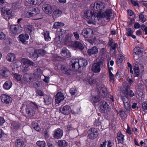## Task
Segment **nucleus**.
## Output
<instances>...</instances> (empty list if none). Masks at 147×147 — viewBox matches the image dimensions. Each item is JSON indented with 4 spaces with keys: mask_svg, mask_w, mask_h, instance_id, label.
Here are the masks:
<instances>
[{
    "mask_svg": "<svg viewBox=\"0 0 147 147\" xmlns=\"http://www.w3.org/2000/svg\"><path fill=\"white\" fill-rule=\"evenodd\" d=\"M123 85L125 90H124L122 92L124 95H121V98L123 102L125 109L126 110L129 111L131 109V105L128 97L130 86L126 82L124 83Z\"/></svg>",
    "mask_w": 147,
    "mask_h": 147,
    "instance_id": "1",
    "label": "nucleus"
},
{
    "mask_svg": "<svg viewBox=\"0 0 147 147\" xmlns=\"http://www.w3.org/2000/svg\"><path fill=\"white\" fill-rule=\"evenodd\" d=\"M98 88V92L99 94L101 95L103 98L108 97L113 102L114 100L113 97L108 94L107 88L104 85H100L99 87H97Z\"/></svg>",
    "mask_w": 147,
    "mask_h": 147,
    "instance_id": "2",
    "label": "nucleus"
},
{
    "mask_svg": "<svg viewBox=\"0 0 147 147\" xmlns=\"http://www.w3.org/2000/svg\"><path fill=\"white\" fill-rule=\"evenodd\" d=\"M90 7H92L95 11H98V13L102 11L103 9L105 7V4L104 3L102 2H96L91 4Z\"/></svg>",
    "mask_w": 147,
    "mask_h": 147,
    "instance_id": "3",
    "label": "nucleus"
},
{
    "mask_svg": "<svg viewBox=\"0 0 147 147\" xmlns=\"http://www.w3.org/2000/svg\"><path fill=\"white\" fill-rule=\"evenodd\" d=\"M38 108V106L36 104L31 103L26 106V112L28 116H32L34 115L36 109Z\"/></svg>",
    "mask_w": 147,
    "mask_h": 147,
    "instance_id": "4",
    "label": "nucleus"
},
{
    "mask_svg": "<svg viewBox=\"0 0 147 147\" xmlns=\"http://www.w3.org/2000/svg\"><path fill=\"white\" fill-rule=\"evenodd\" d=\"M105 64V62L99 60L98 61L93 65L92 69V71L95 73L99 72L100 68L103 67Z\"/></svg>",
    "mask_w": 147,
    "mask_h": 147,
    "instance_id": "5",
    "label": "nucleus"
},
{
    "mask_svg": "<svg viewBox=\"0 0 147 147\" xmlns=\"http://www.w3.org/2000/svg\"><path fill=\"white\" fill-rule=\"evenodd\" d=\"M112 12L110 9H107L104 13L99 12L98 13L97 18H100L105 17L107 20L110 19V17L112 15Z\"/></svg>",
    "mask_w": 147,
    "mask_h": 147,
    "instance_id": "6",
    "label": "nucleus"
},
{
    "mask_svg": "<svg viewBox=\"0 0 147 147\" xmlns=\"http://www.w3.org/2000/svg\"><path fill=\"white\" fill-rule=\"evenodd\" d=\"M82 34L84 38H91L93 35V31L90 28H85L82 30Z\"/></svg>",
    "mask_w": 147,
    "mask_h": 147,
    "instance_id": "7",
    "label": "nucleus"
},
{
    "mask_svg": "<svg viewBox=\"0 0 147 147\" xmlns=\"http://www.w3.org/2000/svg\"><path fill=\"white\" fill-rule=\"evenodd\" d=\"M63 130L60 128H58L54 130L53 132V136L55 139H61L63 135Z\"/></svg>",
    "mask_w": 147,
    "mask_h": 147,
    "instance_id": "8",
    "label": "nucleus"
},
{
    "mask_svg": "<svg viewBox=\"0 0 147 147\" xmlns=\"http://www.w3.org/2000/svg\"><path fill=\"white\" fill-rule=\"evenodd\" d=\"M98 131L96 128H92L88 131V137L92 140H94L98 136Z\"/></svg>",
    "mask_w": 147,
    "mask_h": 147,
    "instance_id": "9",
    "label": "nucleus"
},
{
    "mask_svg": "<svg viewBox=\"0 0 147 147\" xmlns=\"http://www.w3.org/2000/svg\"><path fill=\"white\" fill-rule=\"evenodd\" d=\"M24 80L26 82L30 83L36 81L33 74L32 73L25 74L23 75Z\"/></svg>",
    "mask_w": 147,
    "mask_h": 147,
    "instance_id": "10",
    "label": "nucleus"
},
{
    "mask_svg": "<svg viewBox=\"0 0 147 147\" xmlns=\"http://www.w3.org/2000/svg\"><path fill=\"white\" fill-rule=\"evenodd\" d=\"M40 12V10L37 8L30 7L26 13V16L29 18L31 16L38 14Z\"/></svg>",
    "mask_w": 147,
    "mask_h": 147,
    "instance_id": "11",
    "label": "nucleus"
},
{
    "mask_svg": "<svg viewBox=\"0 0 147 147\" xmlns=\"http://www.w3.org/2000/svg\"><path fill=\"white\" fill-rule=\"evenodd\" d=\"M1 98L2 102L6 104H9L12 101V98L10 97L5 94H2Z\"/></svg>",
    "mask_w": 147,
    "mask_h": 147,
    "instance_id": "12",
    "label": "nucleus"
},
{
    "mask_svg": "<svg viewBox=\"0 0 147 147\" xmlns=\"http://www.w3.org/2000/svg\"><path fill=\"white\" fill-rule=\"evenodd\" d=\"M107 52L106 48H102L100 49L99 53L98 60L105 62V55Z\"/></svg>",
    "mask_w": 147,
    "mask_h": 147,
    "instance_id": "13",
    "label": "nucleus"
},
{
    "mask_svg": "<svg viewBox=\"0 0 147 147\" xmlns=\"http://www.w3.org/2000/svg\"><path fill=\"white\" fill-rule=\"evenodd\" d=\"M10 30L14 34H18L21 31L20 27L17 25H11L10 27Z\"/></svg>",
    "mask_w": 147,
    "mask_h": 147,
    "instance_id": "14",
    "label": "nucleus"
},
{
    "mask_svg": "<svg viewBox=\"0 0 147 147\" xmlns=\"http://www.w3.org/2000/svg\"><path fill=\"white\" fill-rule=\"evenodd\" d=\"M42 9L46 13L48 14H51L53 11L51 6L47 4H44L43 5Z\"/></svg>",
    "mask_w": 147,
    "mask_h": 147,
    "instance_id": "15",
    "label": "nucleus"
},
{
    "mask_svg": "<svg viewBox=\"0 0 147 147\" xmlns=\"http://www.w3.org/2000/svg\"><path fill=\"white\" fill-rule=\"evenodd\" d=\"M42 71L40 68H37L34 71L33 75L36 80L41 78Z\"/></svg>",
    "mask_w": 147,
    "mask_h": 147,
    "instance_id": "16",
    "label": "nucleus"
},
{
    "mask_svg": "<svg viewBox=\"0 0 147 147\" xmlns=\"http://www.w3.org/2000/svg\"><path fill=\"white\" fill-rule=\"evenodd\" d=\"M12 10L11 9H6V12H2L1 11V14L2 17L5 20H7V18L9 19L11 16Z\"/></svg>",
    "mask_w": 147,
    "mask_h": 147,
    "instance_id": "17",
    "label": "nucleus"
},
{
    "mask_svg": "<svg viewBox=\"0 0 147 147\" xmlns=\"http://www.w3.org/2000/svg\"><path fill=\"white\" fill-rule=\"evenodd\" d=\"M78 59H73L71 60L70 63V65L72 68L76 70L79 69V66L78 65Z\"/></svg>",
    "mask_w": 147,
    "mask_h": 147,
    "instance_id": "18",
    "label": "nucleus"
},
{
    "mask_svg": "<svg viewBox=\"0 0 147 147\" xmlns=\"http://www.w3.org/2000/svg\"><path fill=\"white\" fill-rule=\"evenodd\" d=\"M71 109L69 106L65 105L60 109L61 112L64 115H67L70 112Z\"/></svg>",
    "mask_w": 147,
    "mask_h": 147,
    "instance_id": "19",
    "label": "nucleus"
},
{
    "mask_svg": "<svg viewBox=\"0 0 147 147\" xmlns=\"http://www.w3.org/2000/svg\"><path fill=\"white\" fill-rule=\"evenodd\" d=\"M20 41L24 44H26L28 43V42L26 40H28L29 36L27 34H22L20 35L19 36Z\"/></svg>",
    "mask_w": 147,
    "mask_h": 147,
    "instance_id": "20",
    "label": "nucleus"
},
{
    "mask_svg": "<svg viewBox=\"0 0 147 147\" xmlns=\"http://www.w3.org/2000/svg\"><path fill=\"white\" fill-rule=\"evenodd\" d=\"M10 74L9 70L6 67H3L0 70V74L2 76L5 77H8Z\"/></svg>",
    "mask_w": 147,
    "mask_h": 147,
    "instance_id": "21",
    "label": "nucleus"
},
{
    "mask_svg": "<svg viewBox=\"0 0 147 147\" xmlns=\"http://www.w3.org/2000/svg\"><path fill=\"white\" fill-rule=\"evenodd\" d=\"M55 98L56 103H59L64 99V97L62 93L59 92L56 95Z\"/></svg>",
    "mask_w": 147,
    "mask_h": 147,
    "instance_id": "22",
    "label": "nucleus"
},
{
    "mask_svg": "<svg viewBox=\"0 0 147 147\" xmlns=\"http://www.w3.org/2000/svg\"><path fill=\"white\" fill-rule=\"evenodd\" d=\"M93 11L92 10H88L86 11L85 13V17L88 19H94L96 18L95 16H94Z\"/></svg>",
    "mask_w": 147,
    "mask_h": 147,
    "instance_id": "23",
    "label": "nucleus"
},
{
    "mask_svg": "<svg viewBox=\"0 0 147 147\" xmlns=\"http://www.w3.org/2000/svg\"><path fill=\"white\" fill-rule=\"evenodd\" d=\"M73 46L75 48L82 50L84 49V46L83 44L78 41L73 42L71 43Z\"/></svg>",
    "mask_w": 147,
    "mask_h": 147,
    "instance_id": "24",
    "label": "nucleus"
},
{
    "mask_svg": "<svg viewBox=\"0 0 147 147\" xmlns=\"http://www.w3.org/2000/svg\"><path fill=\"white\" fill-rule=\"evenodd\" d=\"M44 103L46 105H49L53 102V98L50 96L45 95L44 97Z\"/></svg>",
    "mask_w": 147,
    "mask_h": 147,
    "instance_id": "25",
    "label": "nucleus"
},
{
    "mask_svg": "<svg viewBox=\"0 0 147 147\" xmlns=\"http://www.w3.org/2000/svg\"><path fill=\"white\" fill-rule=\"evenodd\" d=\"M109 105L105 101H101L99 103V108L101 112H104L105 110L108 108Z\"/></svg>",
    "mask_w": 147,
    "mask_h": 147,
    "instance_id": "26",
    "label": "nucleus"
},
{
    "mask_svg": "<svg viewBox=\"0 0 147 147\" xmlns=\"http://www.w3.org/2000/svg\"><path fill=\"white\" fill-rule=\"evenodd\" d=\"M21 127L20 123L17 122H12L11 123V128L14 130H17L19 129Z\"/></svg>",
    "mask_w": 147,
    "mask_h": 147,
    "instance_id": "27",
    "label": "nucleus"
},
{
    "mask_svg": "<svg viewBox=\"0 0 147 147\" xmlns=\"http://www.w3.org/2000/svg\"><path fill=\"white\" fill-rule=\"evenodd\" d=\"M78 63L79 69L81 67L86 66L88 64V62L85 59L82 58L78 59Z\"/></svg>",
    "mask_w": 147,
    "mask_h": 147,
    "instance_id": "28",
    "label": "nucleus"
},
{
    "mask_svg": "<svg viewBox=\"0 0 147 147\" xmlns=\"http://www.w3.org/2000/svg\"><path fill=\"white\" fill-rule=\"evenodd\" d=\"M61 54L62 56L67 58H69L71 56L69 51L66 48L62 49Z\"/></svg>",
    "mask_w": 147,
    "mask_h": 147,
    "instance_id": "29",
    "label": "nucleus"
},
{
    "mask_svg": "<svg viewBox=\"0 0 147 147\" xmlns=\"http://www.w3.org/2000/svg\"><path fill=\"white\" fill-rule=\"evenodd\" d=\"M98 48L94 46L91 49L88 50L87 52L88 54L89 55H91L93 54H97L98 53Z\"/></svg>",
    "mask_w": 147,
    "mask_h": 147,
    "instance_id": "30",
    "label": "nucleus"
},
{
    "mask_svg": "<svg viewBox=\"0 0 147 147\" xmlns=\"http://www.w3.org/2000/svg\"><path fill=\"white\" fill-rule=\"evenodd\" d=\"M124 136L121 132H119L117 134V139L119 143L123 144L124 142Z\"/></svg>",
    "mask_w": 147,
    "mask_h": 147,
    "instance_id": "31",
    "label": "nucleus"
},
{
    "mask_svg": "<svg viewBox=\"0 0 147 147\" xmlns=\"http://www.w3.org/2000/svg\"><path fill=\"white\" fill-rule=\"evenodd\" d=\"M16 58L15 55L13 53H10L7 55V60L9 62L14 61Z\"/></svg>",
    "mask_w": 147,
    "mask_h": 147,
    "instance_id": "32",
    "label": "nucleus"
},
{
    "mask_svg": "<svg viewBox=\"0 0 147 147\" xmlns=\"http://www.w3.org/2000/svg\"><path fill=\"white\" fill-rule=\"evenodd\" d=\"M15 146L17 147H23L24 145L23 141L21 139H17L15 142Z\"/></svg>",
    "mask_w": 147,
    "mask_h": 147,
    "instance_id": "33",
    "label": "nucleus"
},
{
    "mask_svg": "<svg viewBox=\"0 0 147 147\" xmlns=\"http://www.w3.org/2000/svg\"><path fill=\"white\" fill-rule=\"evenodd\" d=\"M62 12L59 9H55L54 10L53 13V17L54 19H56L61 15Z\"/></svg>",
    "mask_w": 147,
    "mask_h": 147,
    "instance_id": "34",
    "label": "nucleus"
},
{
    "mask_svg": "<svg viewBox=\"0 0 147 147\" xmlns=\"http://www.w3.org/2000/svg\"><path fill=\"white\" fill-rule=\"evenodd\" d=\"M12 85V82L10 81H6L3 85V88L6 90H9L11 87Z\"/></svg>",
    "mask_w": 147,
    "mask_h": 147,
    "instance_id": "35",
    "label": "nucleus"
},
{
    "mask_svg": "<svg viewBox=\"0 0 147 147\" xmlns=\"http://www.w3.org/2000/svg\"><path fill=\"white\" fill-rule=\"evenodd\" d=\"M61 70L63 73L66 74L67 75L70 74V70L67 68V67L66 66L64 65L62 66Z\"/></svg>",
    "mask_w": 147,
    "mask_h": 147,
    "instance_id": "36",
    "label": "nucleus"
},
{
    "mask_svg": "<svg viewBox=\"0 0 147 147\" xmlns=\"http://www.w3.org/2000/svg\"><path fill=\"white\" fill-rule=\"evenodd\" d=\"M28 56L34 60H35L38 57L37 50H36L32 54L29 55Z\"/></svg>",
    "mask_w": 147,
    "mask_h": 147,
    "instance_id": "37",
    "label": "nucleus"
},
{
    "mask_svg": "<svg viewBox=\"0 0 147 147\" xmlns=\"http://www.w3.org/2000/svg\"><path fill=\"white\" fill-rule=\"evenodd\" d=\"M94 126L95 127L94 128H96V130H100L102 129V126L101 123L99 122L98 120H96L95 121L94 123Z\"/></svg>",
    "mask_w": 147,
    "mask_h": 147,
    "instance_id": "38",
    "label": "nucleus"
},
{
    "mask_svg": "<svg viewBox=\"0 0 147 147\" xmlns=\"http://www.w3.org/2000/svg\"><path fill=\"white\" fill-rule=\"evenodd\" d=\"M142 51L141 48L138 47L135 48L133 50V52L135 54L140 55L142 53Z\"/></svg>",
    "mask_w": 147,
    "mask_h": 147,
    "instance_id": "39",
    "label": "nucleus"
},
{
    "mask_svg": "<svg viewBox=\"0 0 147 147\" xmlns=\"http://www.w3.org/2000/svg\"><path fill=\"white\" fill-rule=\"evenodd\" d=\"M100 100V98L98 95L92 96L90 99V101L92 103L98 102H99Z\"/></svg>",
    "mask_w": 147,
    "mask_h": 147,
    "instance_id": "40",
    "label": "nucleus"
},
{
    "mask_svg": "<svg viewBox=\"0 0 147 147\" xmlns=\"http://www.w3.org/2000/svg\"><path fill=\"white\" fill-rule=\"evenodd\" d=\"M58 144L60 147H65L67 144V142L63 140H58L57 142Z\"/></svg>",
    "mask_w": 147,
    "mask_h": 147,
    "instance_id": "41",
    "label": "nucleus"
},
{
    "mask_svg": "<svg viewBox=\"0 0 147 147\" xmlns=\"http://www.w3.org/2000/svg\"><path fill=\"white\" fill-rule=\"evenodd\" d=\"M32 127L36 130L39 131L41 130L38 123L35 121H33L32 123Z\"/></svg>",
    "mask_w": 147,
    "mask_h": 147,
    "instance_id": "42",
    "label": "nucleus"
},
{
    "mask_svg": "<svg viewBox=\"0 0 147 147\" xmlns=\"http://www.w3.org/2000/svg\"><path fill=\"white\" fill-rule=\"evenodd\" d=\"M49 32L48 31H45L43 32V35L46 41H49L51 40V38L49 36Z\"/></svg>",
    "mask_w": 147,
    "mask_h": 147,
    "instance_id": "43",
    "label": "nucleus"
},
{
    "mask_svg": "<svg viewBox=\"0 0 147 147\" xmlns=\"http://www.w3.org/2000/svg\"><path fill=\"white\" fill-rule=\"evenodd\" d=\"M124 57L121 54L118 55L116 60L117 63V64H119L121 63L123 60L124 59Z\"/></svg>",
    "mask_w": 147,
    "mask_h": 147,
    "instance_id": "44",
    "label": "nucleus"
},
{
    "mask_svg": "<svg viewBox=\"0 0 147 147\" xmlns=\"http://www.w3.org/2000/svg\"><path fill=\"white\" fill-rule=\"evenodd\" d=\"M32 129L31 128L28 127L24 129V133L28 136H30L32 134Z\"/></svg>",
    "mask_w": 147,
    "mask_h": 147,
    "instance_id": "45",
    "label": "nucleus"
},
{
    "mask_svg": "<svg viewBox=\"0 0 147 147\" xmlns=\"http://www.w3.org/2000/svg\"><path fill=\"white\" fill-rule=\"evenodd\" d=\"M64 25V24L61 22H55L54 25L53 27L55 28H60L61 26H63Z\"/></svg>",
    "mask_w": 147,
    "mask_h": 147,
    "instance_id": "46",
    "label": "nucleus"
},
{
    "mask_svg": "<svg viewBox=\"0 0 147 147\" xmlns=\"http://www.w3.org/2000/svg\"><path fill=\"white\" fill-rule=\"evenodd\" d=\"M36 144L39 147H45L46 144L45 142L44 141H37Z\"/></svg>",
    "mask_w": 147,
    "mask_h": 147,
    "instance_id": "47",
    "label": "nucleus"
},
{
    "mask_svg": "<svg viewBox=\"0 0 147 147\" xmlns=\"http://www.w3.org/2000/svg\"><path fill=\"white\" fill-rule=\"evenodd\" d=\"M71 96L76 95L77 94V90L76 88H72L69 90Z\"/></svg>",
    "mask_w": 147,
    "mask_h": 147,
    "instance_id": "48",
    "label": "nucleus"
},
{
    "mask_svg": "<svg viewBox=\"0 0 147 147\" xmlns=\"http://www.w3.org/2000/svg\"><path fill=\"white\" fill-rule=\"evenodd\" d=\"M25 30L27 33H30L32 31V26L31 25H28L27 26L25 27Z\"/></svg>",
    "mask_w": 147,
    "mask_h": 147,
    "instance_id": "49",
    "label": "nucleus"
},
{
    "mask_svg": "<svg viewBox=\"0 0 147 147\" xmlns=\"http://www.w3.org/2000/svg\"><path fill=\"white\" fill-rule=\"evenodd\" d=\"M38 56H44L45 55L46 51L43 49H40L37 50Z\"/></svg>",
    "mask_w": 147,
    "mask_h": 147,
    "instance_id": "50",
    "label": "nucleus"
},
{
    "mask_svg": "<svg viewBox=\"0 0 147 147\" xmlns=\"http://www.w3.org/2000/svg\"><path fill=\"white\" fill-rule=\"evenodd\" d=\"M41 82L40 81H37L33 83V86L35 88H37L40 86L41 84Z\"/></svg>",
    "mask_w": 147,
    "mask_h": 147,
    "instance_id": "51",
    "label": "nucleus"
},
{
    "mask_svg": "<svg viewBox=\"0 0 147 147\" xmlns=\"http://www.w3.org/2000/svg\"><path fill=\"white\" fill-rule=\"evenodd\" d=\"M118 44L117 43H114L113 44L110 46L111 51H115L117 47H118Z\"/></svg>",
    "mask_w": 147,
    "mask_h": 147,
    "instance_id": "52",
    "label": "nucleus"
},
{
    "mask_svg": "<svg viewBox=\"0 0 147 147\" xmlns=\"http://www.w3.org/2000/svg\"><path fill=\"white\" fill-rule=\"evenodd\" d=\"M96 79L92 78H90L88 80V83L91 85L96 84Z\"/></svg>",
    "mask_w": 147,
    "mask_h": 147,
    "instance_id": "53",
    "label": "nucleus"
},
{
    "mask_svg": "<svg viewBox=\"0 0 147 147\" xmlns=\"http://www.w3.org/2000/svg\"><path fill=\"white\" fill-rule=\"evenodd\" d=\"M140 20L142 22L144 23L145 22L146 20L144 18V16L143 14L142 13H141L139 15Z\"/></svg>",
    "mask_w": 147,
    "mask_h": 147,
    "instance_id": "54",
    "label": "nucleus"
},
{
    "mask_svg": "<svg viewBox=\"0 0 147 147\" xmlns=\"http://www.w3.org/2000/svg\"><path fill=\"white\" fill-rule=\"evenodd\" d=\"M22 62L24 64H29L30 61L26 58H23L21 60Z\"/></svg>",
    "mask_w": 147,
    "mask_h": 147,
    "instance_id": "55",
    "label": "nucleus"
},
{
    "mask_svg": "<svg viewBox=\"0 0 147 147\" xmlns=\"http://www.w3.org/2000/svg\"><path fill=\"white\" fill-rule=\"evenodd\" d=\"M13 76L17 80L19 81H21V76L20 75L16 73H15L13 74Z\"/></svg>",
    "mask_w": 147,
    "mask_h": 147,
    "instance_id": "56",
    "label": "nucleus"
},
{
    "mask_svg": "<svg viewBox=\"0 0 147 147\" xmlns=\"http://www.w3.org/2000/svg\"><path fill=\"white\" fill-rule=\"evenodd\" d=\"M127 32L126 35L128 36H130L133 33V31L132 30L131 28H129L126 30Z\"/></svg>",
    "mask_w": 147,
    "mask_h": 147,
    "instance_id": "57",
    "label": "nucleus"
},
{
    "mask_svg": "<svg viewBox=\"0 0 147 147\" xmlns=\"http://www.w3.org/2000/svg\"><path fill=\"white\" fill-rule=\"evenodd\" d=\"M36 50L31 47L28 48L27 49V51L29 53V55L32 54V53H33Z\"/></svg>",
    "mask_w": 147,
    "mask_h": 147,
    "instance_id": "58",
    "label": "nucleus"
},
{
    "mask_svg": "<svg viewBox=\"0 0 147 147\" xmlns=\"http://www.w3.org/2000/svg\"><path fill=\"white\" fill-rule=\"evenodd\" d=\"M119 113L120 115L121 118H123L126 117V115L124 111L120 110Z\"/></svg>",
    "mask_w": 147,
    "mask_h": 147,
    "instance_id": "59",
    "label": "nucleus"
},
{
    "mask_svg": "<svg viewBox=\"0 0 147 147\" xmlns=\"http://www.w3.org/2000/svg\"><path fill=\"white\" fill-rule=\"evenodd\" d=\"M142 109L145 111L147 109V102H144L142 104Z\"/></svg>",
    "mask_w": 147,
    "mask_h": 147,
    "instance_id": "60",
    "label": "nucleus"
},
{
    "mask_svg": "<svg viewBox=\"0 0 147 147\" xmlns=\"http://www.w3.org/2000/svg\"><path fill=\"white\" fill-rule=\"evenodd\" d=\"M89 20L87 21V22L88 24H95L96 21L95 18L94 19H89Z\"/></svg>",
    "mask_w": 147,
    "mask_h": 147,
    "instance_id": "61",
    "label": "nucleus"
},
{
    "mask_svg": "<svg viewBox=\"0 0 147 147\" xmlns=\"http://www.w3.org/2000/svg\"><path fill=\"white\" fill-rule=\"evenodd\" d=\"M26 1L29 4L32 5L36 4V3L35 2V0H26Z\"/></svg>",
    "mask_w": 147,
    "mask_h": 147,
    "instance_id": "62",
    "label": "nucleus"
},
{
    "mask_svg": "<svg viewBox=\"0 0 147 147\" xmlns=\"http://www.w3.org/2000/svg\"><path fill=\"white\" fill-rule=\"evenodd\" d=\"M29 68L28 67L25 66L22 69V72L24 73H25L27 72L29 70Z\"/></svg>",
    "mask_w": 147,
    "mask_h": 147,
    "instance_id": "63",
    "label": "nucleus"
},
{
    "mask_svg": "<svg viewBox=\"0 0 147 147\" xmlns=\"http://www.w3.org/2000/svg\"><path fill=\"white\" fill-rule=\"evenodd\" d=\"M5 35L4 33L0 31V39H3L5 37Z\"/></svg>",
    "mask_w": 147,
    "mask_h": 147,
    "instance_id": "64",
    "label": "nucleus"
}]
</instances>
